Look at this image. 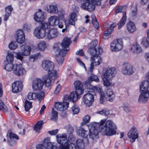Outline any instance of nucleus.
Wrapping results in <instances>:
<instances>
[{"label":"nucleus","instance_id":"obj_1","mask_svg":"<svg viewBox=\"0 0 149 149\" xmlns=\"http://www.w3.org/2000/svg\"><path fill=\"white\" fill-rule=\"evenodd\" d=\"M91 127L90 130L89 137L92 139L98 138L99 131L102 134L111 136L116 133L117 126L112 121H106L105 119L102 120L98 123H93L91 124Z\"/></svg>","mask_w":149,"mask_h":149},{"label":"nucleus","instance_id":"obj_2","mask_svg":"<svg viewBox=\"0 0 149 149\" xmlns=\"http://www.w3.org/2000/svg\"><path fill=\"white\" fill-rule=\"evenodd\" d=\"M140 89L142 92L139 95L138 102L145 104L149 98V81H145L141 83L140 85Z\"/></svg>","mask_w":149,"mask_h":149},{"label":"nucleus","instance_id":"obj_3","mask_svg":"<svg viewBox=\"0 0 149 149\" xmlns=\"http://www.w3.org/2000/svg\"><path fill=\"white\" fill-rule=\"evenodd\" d=\"M116 73V71L114 68H109L104 70L102 77L104 86L108 87L111 85V83L109 80L115 76Z\"/></svg>","mask_w":149,"mask_h":149},{"label":"nucleus","instance_id":"obj_4","mask_svg":"<svg viewBox=\"0 0 149 149\" xmlns=\"http://www.w3.org/2000/svg\"><path fill=\"white\" fill-rule=\"evenodd\" d=\"M98 43L97 40H95L92 41L88 45V51L91 55H94L96 53L97 54H102L103 52V49L101 47L99 46L97 49H96L95 47Z\"/></svg>","mask_w":149,"mask_h":149},{"label":"nucleus","instance_id":"obj_5","mask_svg":"<svg viewBox=\"0 0 149 149\" xmlns=\"http://www.w3.org/2000/svg\"><path fill=\"white\" fill-rule=\"evenodd\" d=\"M72 43L70 38L65 37L63 40L61 44L62 48L61 49L60 53L62 56H65L69 51V47Z\"/></svg>","mask_w":149,"mask_h":149},{"label":"nucleus","instance_id":"obj_6","mask_svg":"<svg viewBox=\"0 0 149 149\" xmlns=\"http://www.w3.org/2000/svg\"><path fill=\"white\" fill-rule=\"evenodd\" d=\"M110 49L112 52H117L121 50L123 47V40L121 38L116 39L111 43Z\"/></svg>","mask_w":149,"mask_h":149},{"label":"nucleus","instance_id":"obj_7","mask_svg":"<svg viewBox=\"0 0 149 149\" xmlns=\"http://www.w3.org/2000/svg\"><path fill=\"white\" fill-rule=\"evenodd\" d=\"M31 48L29 46L23 45L21 47V52L16 53V58L22 61L24 56H27L30 54Z\"/></svg>","mask_w":149,"mask_h":149},{"label":"nucleus","instance_id":"obj_8","mask_svg":"<svg viewBox=\"0 0 149 149\" xmlns=\"http://www.w3.org/2000/svg\"><path fill=\"white\" fill-rule=\"evenodd\" d=\"M100 54H97V53L95 54L94 55L91 57V62L90 65V67L89 68V71L92 72L94 69V64L95 65H99L102 62V59L101 57L99 55Z\"/></svg>","mask_w":149,"mask_h":149},{"label":"nucleus","instance_id":"obj_9","mask_svg":"<svg viewBox=\"0 0 149 149\" xmlns=\"http://www.w3.org/2000/svg\"><path fill=\"white\" fill-rule=\"evenodd\" d=\"M128 137L131 139L130 140L131 143H132L135 141L136 139L138 137V132L136 128L133 126L127 133Z\"/></svg>","mask_w":149,"mask_h":149},{"label":"nucleus","instance_id":"obj_10","mask_svg":"<svg viewBox=\"0 0 149 149\" xmlns=\"http://www.w3.org/2000/svg\"><path fill=\"white\" fill-rule=\"evenodd\" d=\"M33 34L34 36L37 38L42 39L45 36L46 31L43 28L38 26L35 29Z\"/></svg>","mask_w":149,"mask_h":149},{"label":"nucleus","instance_id":"obj_11","mask_svg":"<svg viewBox=\"0 0 149 149\" xmlns=\"http://www.w3.org/2000/svg\"><path fill=\"white\" fill-rule=\"evenodd\" d=\"M63 103L59 102H55L54 105V107L58 111H63L67 109L68 108L69 102H68L64 101Z\"/></svg>","mask_w":149,"mask_h":149},{"label":"nucleus","instance_id":"obj_12","mask_svg":"<svg viewBox=\"0 0 149 149\" xmlns=\"http://www.w3.org/2000/svg\"><path fill=\"white\" fill-rule=\"evenodd\" d=\"M44 84L43 81L37 78L33 81L32 88L35 91L41 90L42 89Z\"/></svg>","mask_w":149,"mask_h":149},{"label":"nucleus","instance_id":"obj_13","mask_svg":"<svg viewBox=\"0 0 149 149\" xmlns=\"http://www.w3.org/2000/svg\"><path fill=\"white\" fill-rule=\"evenodd\" d=\"M42 66L45 70L48 72L52 71L54 66L53 62L47 60H44L42 61Z\"/></svg>","mask_w":149,"mask_h":149},{"label":"nucleus","instance_id":"obj_14","mask_svg":"<svg viewBox=\"0 0 149 149\" xmlns=\"http://www.w3.org/2000/svg\"><path fill=\"white\" fill-rule=\"evenodd\" d=\"M81 94L78 93L77 92H76V91L72 92L69 95H66L64 96V101L68 102L71 101L73 102H74L77 99L79 95Z\"/></svg>","mask_w":149,"mask_h":149},{"label":"nucleus","instance_id":"obj_15","mask_svg":"<svg viewBox=\"0 0 149 149\" xmlns=\"http://www.w3.org/2000/svg\"><path fill=\"white\" fill-rule=\"evenodd\" d=\"M122 72L124 74L131 75L134 72L133 66L132 65L128 63L124 64Z\"/></svg>","mask_w":149,"mask_h":149},{"label":"nucleus","instance_id":"obj_16","mask_svg":"<svg viewBox=\"0 0 149 149\" xmlns=\"http://www.w3.org/2000/svg\"><path fill=\"white\" fill-rule=\"evenodd\" d=\"M84 102L86 106L89 107L91 105L94 100L93 94L90 93L86 94L84 96Z\"/></svg>","mask_w":149,"mask_h":149},{"label":"nucleus","instance_id":"obj_17","mask_svg":"<svg viewBox=\"0 0 149 149\" xmlns=\"http://www.w3.org/2000/svg\"><path fill=\"white\" fill-rule=\"evenodd\" d=\"M49 78L47 77L44 80V82L47 87H49L51 84V80L52 79H54L57 77L56 72L55 71H54L52 72L49 73L48 74Z\"/></svg>","mask_w":149,"mask_h":149},{"label":"nucleus","instance_id":"obj_18","mask_svg":"<svg viewBox=\"0 0 149 149\" xmlns=\"http://www.w3.org/2000/svg\"><path fill=\"white\" fill-rule=\"evenodd\" d=\"M13 71L16 75L19 76L23 75L26 73L25 70L22 67V65L21 64L16 65L15 67H14L13 68Z\"/></svg>","mask_w":149,"mask_h":149},{"label":"nucleus","instance_id":"obj_19","mask_svg":"<svg viewBox=\"0 0 149 149\" xmlns=\"http://www.w3.org/2000/svg\"><path fill=\"white\" fill-rule=\"evenodd\" d=\"M23 85L21 81H16L12 84V91L14 93H17L22 90Z\"/></svg>","mask_w":149,"mask_h":149},{"label":"nucleus","instance_id":"obj_20","mask_svg":"<svg viewBox=\"0 0 149 149\" xmlns=\"http://www.w3.org/2000/svg\"><path fill=\"white\" fill-rule=\"evenodd\" d=\"M56 137L57 142L61 145L68 143L66 134H59L57 135Z\"/></svg>","mask_w":149,"mask_h":149},{"label":"nucleus","instance_id":"obj_21","mask_svg":"<svg viewBox=\"0 0 149 149\" xmlns=\"http://www.w3.org/2000/svg\"><path fill=\"white\" fill-rule=\"evenodd\" d=\"M59 33L57 30L55 29H52L49 30L47 33V36L49 40L56 38Z\"/></svg>","mask_w":149,"mask_h":149},{"label":"nucleus","instance_id":"obj_22","mask_svg":"<svg viewBox=\"0 0 149 149\" xmlns=\"http://www.w3.org/2000/svg\"><path fill=\"white\" fill-rule=\"evenodd\" d=\"M34 18L35 21L38 22H41L45 19L44 13L39 10L34 15Z\"/></svg>","mask_w":149,"mask_h":149},{"label":"nucleus","instance_id":"obj_23","mask_svg":"<svg viewBox=\"0 0 149 149\" xmlns=\"http://www.w3.org/2000/svg\"><path fill=\"white\" fill-rule=\"evenodd\" d=\"M74 85L76 92L78 93L82 94L83 92V84L80 81L77 80L74 81Z\"/></svg>","mask_w":149,"mask_h":149},{"label":"nucleus","instance_id":"obj_24","mask_svg":"<svg viewBox=\"0 0 149 149\" xmlns=\"http://www.w3.org/2000/svg\"><path fill=\"white\" fill-rule=\"evenodd\" d=\"M9 139L8 140V143L11 146H13L16 144V140H14L15 139L16 140H18L19 137L18 136L12 132H10L9 134Z\"/></svg>","mask_w":149,"mask_h":149},{"label":"nucleus","instance_id":"obj_25","mask_svg":"<svg viewBox=\"0 0 149 149\" xmlns=\"http://www.w3.org/2000/svg\"><path fill=\"white\" fill-rule=\"evenodd\" d=\"M105 96L107 100L108 101L112 102L114 100L115 95L111 89H107L105 91Z\"/></svg>","mask_w":149,"mask_h":149},{"label":"nucleus","instance_id":"obj_26","mask_svg":"<svg viewBox=\"0 0 149 149\" xmlns=\"http://www.w3.org/2000/svg\"><path fill=\"white\" fill-rule=\"evenodd\" d=\"M59 18L55 16L50 17L48 19V22L49 24L52 26H56L58 24V20Z\"/></svg>","mask_w":149,"mask_h":149},{"label":"nucleus","instance_id":"obj_27","mask_svg":"<svg viewBox=\"0 0 149 149\" xmlns=\"http://www.w3.org/2000/svg\"><path fill=\"white\" fill-rule=\"evenodd\" d=\"M77 133L79 136L85 138H87L88 134V132L83 128L77 130Z\"/></svg>","mask_w":149,"mask_h":149},{"label":"nucleus","instance_id":"obj_28","mask_svg":"<svg viewBox=\"0 0 149 149\" xmlns=\"http://www.w3.org/2000/svg\"><path fill=\"white\" fill-rule=\"evenodd\" d=\"M61 45V44L58 42H55L53 45V51L55 53L57 54L56 55L59 54L62 56V55L60 53L61 49H60V47Z\"/></svg>","mask_w":149,"mask_h":149},{"label":"nucleus","instance_id":"obj_29","mask_svg":"<svg viewBox=\"0 0 149 149\" xmlns=\"http://www.w3.org/2000/svg\"><path fill=\"white\" fill-rule=\"evenodd\" d=\"M47 11L50 13L55 14L58 12V8L56 4L49 5L47 8Z\"/></svg>","mask_w":149,"mask_h":149},{"label":"nucleus","instance_id":"obj_30","mask_svg":"<svg viewBox=\"0 0 149 149\" xmlns=\"http://www.w3.org/2000/svg\"><path fill=\"white\" fill-rule=\"evenodd\" d=\"M127 28L128 31L130 33H132L136 30V28L134 23L130 21L127 24Z\"/></svg>","mask_w":149,"mask_h":149},{"label":"nucleus","instance_id":"obj_31","mask_svg":"<svg viewBox=\"0 0 149 149\" xmlns=\"http://www.w3.org/2000/svg\"><path fill=\"white\" fill-rule=\"evenodd\" d=\"M77 15L74 13H71L69 17L68 23L70 25H74L75 22L77 20Z\"/></svg>","mask_w":149,"mask_h":149},{"label":"nucleus","instance_id":"obj_32","mask_svg":"<svg viewBox=\"0 0 149 149\" xmlns=\"http://www.w3.org/2000/svg\"><path fill=\"white\" fill-rule=\"evenodd\" d=\"M47 148L42 144H38L36 146V149H54L56 146L50 143L47 142Z\"/></svg>","mask_w":149,"mask_h":149},{"label":"nucleus","instance_id":"obj_33","mask_svg":"<svg viewBox=\"0 0 149 149\" xmlns=\"http://www.w3.org/2000/svg\"><path fill=\"white\" fill-rule=\"evenodd\" d=\"M3 64L4 65L3 68L8 71H10L13 69V70L14 67H15V65L13 66V63L6 62L5 61L3 62Z\"/></svg>","mask_w":149,"mask_h":149},{"label":"nucleus","instance_id":"obj_34","mask_svg":"<svg viewBox=\"0 0 149 149\" xmlns=\"http://www.w3.org/2000/svg\"><path fill=\"white\" fill-rule=\"evenodd\" d=\"M127 19L126 12H125L123 14V16L120 22L118 24V29L121 28L125 24Z\"/></svg>","mask_w":149,"mask_h":149},{"label":"nucleus","instance_id":"obj_35","mask_svg":"<svg viewBox=\"0 0 149 149\" xmlns=\"http://www.w3.org/2000/svg\"><path fill=\"white\" fill-rule=\"evenodd\" d=\"M130 49L134 53H139L142 51L141 48L136 43Z\"/></svg>","mask_w":149,"mask_h":149},{"label":"nucleus","instance_id":"obj_36","mask_svg":"<svg viewBox=\"0 0 149 149\" xmlns=\"http://www.w3.org/2000/svg\"><path fill=\"white\" fill-rule=\"evenodd\" d=\"M43 123V121L42 120H40L37 122L34 127V130L36 132H39L40 129L42 127Z\"/></svg>","mask_w":149,"mask_h":149},{"label":"nucleus","instance_id":"obj_37","mask_svg":"<svg viewBox=\"0 0 149 149\" xmlns=\"http://www.w3.org/2000/svg\"><path fill=\"white\" fill-rule=\"evenodd\" d=\"M76 144L79 149H83L84 147V143L83 139H78L76 141Z\"/></svg>","mask_w":149,"mask_h":149},{"label":"nucleus","instance_id":"obj_38","mask_svg":"<svg viewBox=\"0 0 149 149\" xmlns=\"http://www.w3.org/2000/svg\"><path fill=\"white\" fill-rule=\"evenodd\" d=\"M47 46L45 42L44 41H41L38 45V48L39 49L44 51L46 48Z\"/></svg>","mask_w":149,"mask_h":149},{"label":"nucleus","instance_id":"obj_39","mask_svg":"<svg viewBox=\"0 0 149 149\" xmlns=\"http://www.w3.org/2000/svg\"><path fill=\"white\" fill-rule=\"evenodd\" d=\"M24 106L25 110L27 111H29L32 107L31 102L26 100L25 102Z\"/></svg>","mask_w":149,"mask_h":149},{"label":"nucleus","instance_id":"obj_40","mask_svg":"<svg viewBox=\"0 0 149 149\" xmlns=\"http://www.w3.org/2000/svg\"><path fill=\"white\" fill-rule=\"evenodd\" d=\"M58 113L57 111L54 110V109H52V113L50 118L54 121H56L58 118Z\"/></svg>","mask_w":149,"mask_h":149},{"label":"nucleus","instance_id":"obj_41","mask_svg":"<svg viewBox=\"0 0 149 149\" xmlns=\"http://www.w3.org/2000/svg\"><path fill=\"white\" fill-rule=\"evenodd\" d=\"M14 56L11 53H8L6 58V62L13 63L14 60Z\"/></svg>","mask_w":149,"mask_h":149},{"label":"nucleus","instance_id":"obj_42","mask_svg":"<svg viewBox=\"0 0 149 149\" xmlns=\"http://www.w3.org/2000/svg\"><path fill=\"white\" fill-rule=\"evenodd\" d=\"M63 56L60 55H56V59L58 64H61L63 63L64 60Z\"/></svg>","mask_w":149,"mask_h":149},{"label":"nucleus","instance_id":"obj_43","mask_svg":"<svg viewBox=\"0 0 149 149\" xmlns=\"http://www.w3.org/2000/svg\"><path fill=\"white\" fill-rule=\"evenodd\" d=\"M50 25L49 23L45 22L42 23L39 26L41 27L42 28H43L46 31V29H48L50 28Z\"/></svg>","mask_w":149,"mask_h":149},{"label":"nucleus","instance_id":"obj_44","mask_svg":"<svg viewBox=\"0 0 149 149\" xmlns=\"http://www.w3.org/2000/svg\"><path fill=\"white\" fill-rule=\"evenodd\" d=\"M88 80L89 81H95L96 82H98L99 81L97 76L93 74H91L88 78Z\"/></svg>","mask_w":149,"mask_h":149},{"label":"nucleus","instance_id":"obj_45","mask_svg":"<svg viewBox=\"0 0 149 149\" xmlns=\"http://www.w3.org/2000/svg\"><path fill=\"white\" fill-rule=\"evenodd\" d=\"M17 42L20 44H22L25 40V36H20L19 37H16Z\"/></svg>","mask_w":149,"mask_h":149},{"label":"nucleus","instance_id":"obj_46","mask_svg":"<svg viewBox=\"0 0 149 149\" xmlns=\"http://www.w3.org/2000/svg\"><path fill=\"white\" fill-rule=\"evenodd\" d=\"M36 93L29 92L28 94L27 97L29 100L35 99L36 98Z\"/></svg>","mask_w":149,"mask_h":149},{"label":"nucleus","instance_id":"obj_47","mask_svg":"<svg viewBox=\"0 0 149 149\" xmlns=\"http://www.w3.org/2000/svg\"><path fill=\"white\" fill-rule=\"evenodd\" d=\"M72 109L74 114H77L79 112V109L76 104H74L72 108Z\"/></svg>","mask_w":149,"mask_h":149},{"label":"nucleus","instance_id":"obj_48","mask_svg":"<svg viewBox=\"0 0 149 149\" xmlns=\"http://www.w3.org/2000/svg\"><path fill=\"white\" fill-rule=\"evenodd\" d=\"M36 98L38 99L40 103V101L43 98L44 96V93L42 92H40L38 93H36Z\"/></svg>","mask_w":149,"mask_h":149},{"label":"nucleus","instance_id":"obj_49","mask_svg":"<svg viewBox=\"0 0 149 149\" xmlns=\"http://www.w3.org/2000/svg\"><path fill=\"white\" fill-rule=\"evenodd\" d=\"M125 7L123 6H118L116 8L115 11L116 13L122 12L124 11Z\"/></svg>","mask_w":149,"mask_h":149},{"label":"nucleus","instance_id":"obj_50","mask_svg":"<svg viewBox=\"0 0 149 149\" xmlns=\"http://www.w3.org/2000/svg\"><path fill=\"white\" fill-rule=\"evenodd\" d=\"M0 110L4 111H7V109L2 101L0 100Z\"/></svg>","mask_w":149,"mask_h":149},{"label":"nucleus","instance_id":"obj_51","mask_svg":"<svg viewBox=\"0 0 149 149\" xmlns=\"http://www.w3.org/2000/svg\"><path fill=\"white\" fill-rule=\"evenodd\" d=\"M91 118V117L90 116L87 115L85 116L83 118V123L84 124H86L89 122Z\"/></svg>","mask_w":149,"mask_h":149},{"label":"nucleus","instance_id":"obj_52","mask_svg":"<svg viewBox=\"0 0 149 149\" xmlns=\"http://www.w3.org/2000/svg\"><path fill=\"white\" fill-rule=\"evenodd\" d=\"M111 33L110 32V31L108 29H107L106 31H105L103 33V38L104 39H107V37L109 36Z\"/></svg>","mask_w":149,"mask_h":149},{"label":"nucleus","instance_id":"obj_53","mask_svg":"<svg viewBox=\"0 0 149 149\" xmlns=\"http://www.w3.org/2000/svg\"><path fill=\"white\" fill-rule=\"evenodd\" d=\"M17 47V45L16 44V43L13 42H11L8 45L9 48L12 50L15 49Z\"/></svg>","mask_w":149,"mask_h":149},{"label":"nucleus","instance_id":"obj_54","mask_svg":"<svg viewBox=\"0 0 149 149\" xmlns=\"http://www.w3.org/2000/svg\"><path fill=\"white\" fill-rule=\"evenodd\" d=\"M16 37H19L20 36H25L22 30L20 29L17 30L16 33Z\"/></svg>","mask_w":149,"mask_h":149},{"label":"nucleus","instance_id":"obj_55","mask_svg":"<svg viewBox=\"0 0 149 149\" xmlns=\"http://www.w3.org/2000/svg\"><path fill=\"white\" fill-rule=\"evenodd\" d=\"M131 14L133 16H135L137 14V10L136 7H132L131 8Z\"/></svg>","mask_w":149,"mask_h":149},{"label":"nucleus","instance_id":"obj_56","mask_svg":"<svg viewBox=\"0 0 149 149\" xmlns=\"http://www.w3.org/2000/svg\"><path fill=\"white\" fill-rule=\"evenodd\" d=\"M31 28V26L30 24H24L23 26V28L24 30L29 32L30 31Z\"/></svg>","mask_w":149,"mask_h":149},{"label":"nucleus","instance_id":"obj_57","mask_svg":"<svg viewBox=\"0 0 149 149\" xmlns=\"http://www.w3.org/2000/svg\"><path fill=\"white\" fill-rule=\"evenodd\" d=\"M13 10V8L11 6H9L5 8L6 13L10 14Z\"/></svg>","mask_w":149,"mask_h":149},{"label":"nucleus","instance_id":"obj_58","mask_svg":"<svg viewBox=\"0 0 149 149\" xmlns=\"http://www.w3.org/2000/svg\"><path fill=\"white\" fill-rule=\"evenodd\" d=\"M97 113L105 116H107L109 114V112L108 111H107L105 110H103L101 111L97 112Z\"/></svg>","mask_w":149,"mask_h":149},{"label":"nucleus","instance_id":"obj_59","mask_svg":"<svg viewBox=\"0 0 149 149\" xmlns=\"http://www.w3.org/2000/svg\"><path fill=\"white\" fill-rule=\"evenodd\" d=\"M141 44L146 48H147L149 46L148 42L146 39H144L143 40Z\"/></svg>","mask_w":149,"mask_h":149},{"label":"nucleus","instance_id":"obj_60","mask_svg":"<svg viewBox=\"0 0 149 149\" xmlns=\"http://www.w3.org/2000/svg\"><path fill=\"white\" fill-rule=\"evenodd\" d=\"M116 24L115 23H113L110 25L107 29L110 31V32L112 33L113 31L114 28L116 27Z\"/></svg>","mask_w":149,"mask_h":149},{"label":"nucleus","instance_id":"obj_61","mask_svg":"<svg viewBox=\"0 0 149 149\" xmlns=\"http://www.w3.org/2000/svg\"><path fill=\"white\" fill-rule=\"evenodd\" d=\"M60 149H69V145L68 143L61 145L60 146Z\"/></svg>","mask_w":149,"mask_h":149},{"label":"nucleus","instance_id":"obj_62","mask_svg":"<svg viewBox=\"0 0 149 149\" xmlns=\"http://www.w3.org/2000/svg\"><path fill=\"white\" fill-rule=\"evenodd\" d=\"M61 89V87L60 84H58L56 87L54 91V93L58 94L59 92Z\"/></svg>","mask_w":149,"mask_h":149},{"label":"nucleus","instance_id":"obj_63","mask_svg":"<svg viewBox=\"0 0 149 149\" xmlns=\"http://www.w3.org/2000/svg\"><path fill=\"white\" fill-rule=\"evenodd\" d=\"M58 131V129L52 130V131H49L48 133L51 135H54L57 134Z\"/></svg>","mask_w":149,"mask_h":149},{"label":"nucleus","instance_id":"obj_64","mask_svg":"<svg viewBox=\"0 0 149 149\" xmlns=\"http://www.w3.org/2000/svg\"><path fill=\"white\" fill-rule=\"evenodd\" d=\"M94 27L96 29H97L99 26V24L97 21V20L95 21H93L92 22Z\"/></svg>","mask_w":149,"mask_h":149}]
</instances>
